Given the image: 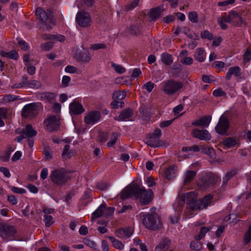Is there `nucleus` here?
<instances>
[{
	"instance_id": "nucleus-19",
	"label": "nucleus",
	"mask_w": 251,
	"mask_h": 251,
	"mask_svg": "<svg viewBox=\"0 0 251 251\" xmlns=\"http://www.w3.org/2000/svg\"><path fill=\"white\" fill-rule=\"evenodd\" d=\"M133 232L131 227L121 228L115 231V235L120 238H128L131 236Z\"/></svg>"
},
{
	"instance_id": "nucleus-15",
	"label": "nucleus",
	"mask_w": 251,
	"mask_h": 251,
	"mask_svg": "<svg viewBox=\"0 0 251 251\" xmlns=\"http://www.w3.org/2000/svg\"><path fill=\"white\" fill-rule=\"evenodd\" d=\"M229 127V122L227 118L222 115L220 119L218 125L215 127V130L220 134L224 135L226 132Z\"/></svg>"
},
{
	"instance_id": "nucleus-8",
	"label": "nucleus",
	"mask_w": 251,
	"mask_h": 251,
	"mask_svg": "<svg viewBox=\"0 0 251 251\" xmlns=\"http://www.w3.org/2000/svg\"><path fill=\"white\" fill-rule=\"evenodd\" d=\"M220 179L218 176L210 173L203 176L199 181L198 184L201 187L205 189L213 186Z\"/></svg>"
},
{
	"instance_id": "nucleus-3",
	"label": "nucleus",
	"mask_w": 251,
	"mask_h": 251,
	"mask_svg": "<svg viewBox=\"0 0 251 251\" xmlns=\"http://www.w3.org/2000/svg\"><path fill=\"white\" fill-rule=\"evenodd\" d=\"M50 177L53 183L59 186L64 185L69 179L68 174L62 168L52 170Z\"/></svg>"
},
{
	"instance_id": "nucleus-31",
	"label": "nucleus",
	"mask_w": 251,
	"mask_h": 251,
	"mask_svg": "<svg viewBox=\"0 0 251 251\" xmlns=\"http://www.w3.org/2000/svg\"><path fill=\"white\" fill-rule=\"evenodd\" d=\"M172 73L175 75H178L181 72L182 67L180 64H168Z\"/></svg>"
},
{
	"instance_id": "nucleus-58",
	"label": "nucleus",
	"mask_w": 251,
	"mask_h": 251,
	"mask_svg": "<svg viewBox=\"0 0 251 251\" xmlns=\"http://www.w3.org/2000/svg\"><path fill=\"white\" fill-rule=\"evenodd\" d=\"M26 67L27 68V73L30 75H33L35 73L36 68L35 66L31 65V64H26Z\"/></svg>"
},
{
	"instance_id": "nucleus-32",
	"label": "nucleus",
	"mask_w": 251,
	"mask_h": 251,
	"mask_svg": "<svg viewBox=\"0 0 251 251\" xmlns=\"http://www.w3.org/2000/svg\"><path fill=\"white\" fill-rule=\"evenodd\" d=\"M196 175V172L193 171H187L184 176V184L186 185L190 183Z\"/></svg>"
},
{
	"instance_id": "nucleus-41",
	"label": "nucleus",
	"mask_w": 251,
	"mask_h": 251,
	"mask_svg": "<svg viewBox=\"0 0 251 251\" xmlns=\"http://www.w3.org/2000/svg\"><path fill=\"white\" fill-rule=\"evenodd\" d=\"M187 51L183 50L181 51L180 55L181 57V61L182 63H192L193 59L191 57L186 56Z\"/></svg>"
},
{
	"instance_id": "nucleus-27",
	"label": "nucleus",
	"mask_w": 251,
	"mask_h": 251,
	"mask_svg": "<svg viewBox=\"0 0 251 251\" xmlns=\"http://www.w3.org/2000/svg\"><path fill=\"white\" fill-rule=\"evenodd\" d=\"M182 199L184 202H186L187 204H190L194 203L196 199V197L195 194L191 192L185 194L183 196Z\"/></svg>"
},
{
	"instance_id": "nucleus-55",
	"label": "nucleus",
	"mask_w": 251,
	"mask_h": 251,
	"mask_svg": "<svg viewBox=\"0 0 251 251\" xmlns=\"http://www.w3.org/2000/svg\"><path fill=\"white\" fill-rule=\"evenodd\" d=\"M108 138V134L103 132H100L99 135V140L100 142L104 143Z\"/></svg>"
},
{
	"instance_id": "nucleus-34",
	"label": "nucleus",
	"mask_w": 251,
	"mask_h": 251,
	"mask_svg": "<svg viewBox=\"0 0 251 251\" xmlns=\"http://www.w3.org/2000/svg\"><path fill=\"white\" fill-rule=\"evenodd\" d=\"M26 137H33L36 135L37 132L32 128L31 125H27L25 130L23 131Z\"/></svg>"
},
{
	"instance_id": "nucleus-13",
	"label": "nucleus",
	"mask_w": 251,
	"mask_h": 251,
	"mask_svg": "<svg viewBox=\"0 0 251 251\" xmlns=\"http://www.w3.org/2000/svg\"><path fill=\"white\" fill-rule=\"evenodd\" d=\"M228 23L231 24L233 26H241L243 23V20L241 15L235 11H231L228 12L227 16Z\"/></svg>"
},
{
	"instance_id": "nucleus-51",
	"label": "nucleus",
	"mask_w": 251,
	"mask_h": 251,
	"mask_svg": "<svg viewBox=\"0 0 251 251\" xmlns=\"http://www.w3.org/2000/svg\"><path fill=\"white\" fill-rule=\"evenodd\" d=\"M201 37L202 39H207L211 40L213 39V34L208 30H204L201 33Z\"/></svg>"
},
{
	"instance_id": "nucleus-24",
	"label": "nucleus",
	"mask_w": 251,
	"mask_h": 251,
	"mask_svg": "<svg viewBox=\"0 0 251 251\" xmlns=\"http://www.w3.org/2000/svg\"><path fill=\"white\" fill-rule=\"evenodd\" d=\"M240 68L238 66H235L231 67L229 69L228 72L226 74V78L229 80L231 78V75H234L235 76H240L241 75Z\"/></svg>"
},
{
	"instance_id": "nucleus-47",
	"label": "nucleus",
	"mask_w": 251,
	"mask_h": 251,
	"mask_svg": "<svg viewBox=\"0 0 251 251\" xmlns=\"http://www.w3.org/2000/svg\"><path fill=\"white\" fill-rule=\"evenodd\" d=\"M236 173L234 171H229L226 174L224 177H223V183L224 184H226L227 181L235 175Z\"/></svg>"
},
{
	"instance_id": "nucleus-54",
	"label": "nucleus",
	"mask_w": 251,
	"mask_h": 251,
	"mask_svg": "<svg viewBox=\"0 0 251 251\" xmlns=\"http://www.w3.org/2000/svg\"><path fill=\"white\" fill-rule=\"evenodd\" d=\"M212 67L218 73L220 71H225V64H212Z\"/></svg>"
},
{
	"instance_id": "nucleus-52",
	"label": "nucleus",
	"mask_w": 251,
	"mask_h": 251,
	"mask_svg": "<svg viewBox=\"0 0 251 251\" xmlns=\"http://www.w3.org/2000/svg\"><path fill=\"white\" fill-rule=\"evenodd\" d=\"M129 31V33L132 35H137L140 32L139 27L136 25H131Z\"/></svg>"
},
{
	"instance_id": "nucleus-18",
	"label": "nucleus",
	"mask_w": 251,
	"mask_h": 251,
	"mask_svg": "<svg viewBox=\"0 0 251 251\" xmlns=\"http://www.w3.org/2000/svg\"><path fill=\"white\" fill-rule=\"evenodd\" d=\"M133 115V110L129 108L126 109L122 110L119 116L115 118V119L119 122L131 121Z\"/></svg>"
},
{
	"instance_id": "nucleus-5",
	"label": "nucleus",
	"mask_w": 251,
	"mask_h": 251,
	"mask_svg": "<svg viewBox=\"0 0 251 251\" xmlns=\"http://www.w3.org/2000/svg\"><path fill=\"white\" fill-rule=\"evenodd\" d=\"M40 103L33 102L25 105L22 109L21 115L25 118H34L39 113L40 107Z\"/></svg>"
},
{
	"instance_id": "nucleus-33",
	"label": "nucleus",
	"mask_w": 251,
	"mask_h": 251,
	"mask_svg": "<svg viewBox=\"0 0 251 251\" xmlns=\"http://www.w3.org/2000/svg\"><path fill=\"white\" fill-rule=\"evenodd\" d=\"M161 14V10L160 8L156 7L151 9L149 16L152 20H155L159 18Z\"/></svg>"
},
{
	"instance_id": "nucleus-4",
	"label": "nucleus",
	"mask_w": 251,
	"mask_h": 251,
	"mask_svg": "<svg viewBox=\"0 0 251 251\" xmlns=\"http://www.w3.org/2000/svg\"><path fill=\"white\" fill-rule=\"evenodd\" d=\"M143 224L146 228L153 230L158 229L162 226L160 219L156 214L143 216Z\"/></svg>"
},
{
	"instance_id": "nucleus-37",
	"label": "nucleus",
	"mask_w": 251,
	"mask_h": 251,
	"mask_svg": "<svg viewBox=\"0 0 251 251\" xmlns=\"http://www.w3.org/2000/svg\"><path fill=\"white\" fill-rule=\"evenodd\" d=\"M126 92L125 91H118L115 92L113 94V99L122 100L126 98Z\"/></svg>"
},
{
	"instance_id": "nucleus-11",
	"label": "nucleus",
	"mask_w": 251,
	"mask_h": 251,
	"mask_svg": "<svg viewBox=\"0 0 251 251\" xmlns=\"http://www.w3.org/2000/svg\"><path fill=\"white\" fill-rule=\"evenodd\" d=\"M161 135V131L160 129H156L152 134L148 135L146 138V144L151 147H158L160 145L159 138Z\"/></svg>"
},
{
	"instance_id": "nucleus-44",
	"label": "nucleus",
	"mask_w": 251,
	"mask_h": 251,
	"mask_svg": "<svg viewBox=\"0 0 251 251\" xmlns=\"http://www.w3.org/2000/svg\"><path fill=\"white\" fill-rule=\"evenodd\" d=\"M244 241L246 244H248L251 241V225L244 235Z\"/></svg>"
},
{
	"instance_id": "nucleus-16",
	"label": "nucleus",
	"mask_w": 251,
	"mask_h": 251,
	"mask_svg": "<svg viewBox=\"0 0 251 251\" xmlns=\"http://www.w3.org/2000/svg\"><path fill=\"white\" fill-rule=\"evenodd\" d=\"M101 115L99 111H91L84 117V122L86 124L94 125L100 119Z\"/></svg>"
},
{
	"instance_id": "nucleus-61",
	"label": "nucleus",
	"mask_w": 251,
	"mask_h": 251,
	"mask_svg": "<svg viewBox=\"0 0 251 251\" xmlns=\"http://www.w3.org/2000/svg\"><path fill=\"white\" fill-rule=\"evenodd\" d=\"M11 191L17 194H25L26 192V191L25 189L20 188L17 187L13 186L11 188Z\"/></svg>"
},
{
	"instance_id": "nucleus-20",
	"label": "nucleus",
	"mask_w": 251,
	"mask_h": 251,
	"mask_svg": "<svg viewBox=\"0 0 251 251\" xmlns=\"http://www.w3.org/2000/svg\"><path fill=\"white\" fill-rule=\"evenodd\" d=\"M69 109L71 113L75 114H80L84 111V109L82 105L76 100L72 102L69 106Z\"/></svg>"
},
{
	"instance_id": "nucleus-1",
	"label": "nucleus",
	"mask_w": 251,
	"mask_h": 251,
	"mask_svg": "<svg viewBox=\"0 0 251 251\" xmlns=\"http://www.w3.org/2000/svg\"><path fill=\"white\" fill-rule=\"evenodd\" d=\"M120 197L125 200L130 197L139 198L142 205L149 204L152 199L153 193L149 189L146 191L144 187L132 184L124 189L121 192Z\"/></svg>"
},
{
	"instance_id": "nucleus-6",
	"label": "nucleus",
	"mask_w": 251,
	"mask_h": 251,
	"mask_svg": "<svg viewBox=\"0 0 251 251\" xmlns=\"http://www.w3.org/2000/svg\"><path fill=\"white\" fill-rule=\"evenodd\" d=\"M45 128L49 132L57 130L60 126V117L59 115H50L44 121Z\"/></svg>"
},
{
	"instance_id": "nucleus-29",
	"label": "nucleus",
	"mask_w": 251,
	"mask_h": 251,
	"mask_svg": "<svg viewBox=\"0 0 251 251\" xmlns=\"http://www.w3.org/2000/svg\"><path fill=\"white\" fill-rule=\"evenodd\" d=\"M170 240L168 239H165L155 247V251H165L169 249Z\"/></svg>"
},
{
	"instance_id": "nucleus-26",
	"label": "nucleus",
	"mask_w": 251,
	"mask_h": 251,
	"mask_svg": "<svg viewBox=\"0 0 251 251\" xmlns=\"http://www.w3.org/2000/svg\"><path fill=\"white\" fill-rule=\"evenodd\" d=\"M56 94L52 92H45L41 94V99L47 102H52L55 98Z\"/></svg>"
},
{
	"instance_id": "nucleus-38",
	"label": "nucleus",
	"mask_w": 251,
	"mask_h": 251,
	"mask_svg": "<svg viewBox=\"0 0 251 251\" xmlns=\"http://www.w3.org/2000/svg\"><path fill=\"white\" fill-rule=\"evenodd\" d=\"M104 207V204H101L99 207L93 213L91 219L93 220L94 219H96L99 218L101 216H103V210L102 208Z\"/></svg>"
},
{
	"instance_id": "nucleus-39",
	"label": "nucleus",
	"mask_w": 251,
	"mask_h": 251,
	"mask_svg": "<svg viewBox=\"0 0 251 251\" xmlns=\"http://www.w3.org/2000/svg\"><path fill=\"white\" fill-rule=\"evenodd\" d=\"M195 57L196 60L199 62L204 61V50L202 49L198 48L196 50L195 54Z\"/></svg>"
},
{
	"instance_id": "nucleus-59",
	"label": "nucleus",
	"mask_w": 251,
	"mask_h": 251,
	"mask_svg": "<svg viewBox=\"0 0 251 251\" xmlns=\"http://www.w3.org/2000/svg\"><path fill=\"white\" fill-rule=\"evenodd\" d=\"M44 222L47 226H50L52 224V217L50 215H45Z\"/></svg>"
},
{
	"instance_id": "nucleus-10",
	"label": "nucleus",
	"mask_w": 251,
	"mask_h": 251,
	"mask_svg": "<svg viewBox=\"0 0 251 251\" xmlns=\"http://www.w3.org/2000/svg\"><path fill=\"white\" fill-rule=\"evenodd\" d=\"M76 22L78 25L83 27L90 26L91 20L89 14L84 11L78 12L75 18Z\"/></svg>"
},
{
	"instance_id": "nucleus-50",
	"label": "nucleus",
	"mask_w": 251,
	"mask_h": 251,
	"mask_svg": "<svg viewBox=\"0 0 251 251\" xmlns=\"http://www.w3.org/2000/svg\"><path fill=\"white\" fill-rule=\"evenodd\" d=\"M106 46L103 43H97L94 44L90 47V49L94 50H96L100 49L106 48Z\"/></svg>"
},
{
	"instance_id": "nucleus-62",
	"label": "nucleus",
	"mask_w": 251,
	"mask_h": 251,
	"mask_svg": "<svg viewBox=\"0 0 251 251\" xmlns=\"http://www.w3.org/2000/svg\"><path fill=\"white\" fill-rule=\"evenodd\" d=\"M52 43L51 42H48L42 44L41 47L45 50H49L52 48Z\"/></svg>"
},
{
	"instance_id": "nucleus-9",
	"label": "nucleus",
	"mask_w": 251,
	"mask_h": 251,
	"mask_svg": "<svg viewBox=\"0 0 251 251\" xmlns=\"http://www.w3.org/2000/svg\"><path fill=\"white\" fill-rule=\"evenodd\" d=\"M16 232V230L13 226L0 224V236L5 240L13 237Z\"/></svg>"
},
{
	"instance_id": "nucleus-60",
	"label": "nucleus",
	"mask_w": 251,
	"mask_h": 251,
	"mask_svg": "<svg viewBox=\"0 0 251 251\" xmlns=\"http://www.w3.org/2000/svg\"><path fill=\"white\" fill-rule=\"evenodd\" d=\"M7 201L13 205H16L18 203L17 198L13 195H8Z\"/></svg>"
},
{
	"instance_id": "nucleus-45",
	"label": "nucleus",
	"mask_w": 251,
	"mask_h": 251,
	"mask_svg": "<svg viewBox=\"0 0 251 251\" xmlns=\"http://www.w3.org/2000/svg\"><path fill=\"white\" fill-rule=\"evenodd\" d=\"M191 249L196 251H199L202 248V244L199 241L197 240L192 242L190 244Z\"/></svg>"
},
{
	"instance_id": "nucleus-42",
	"label": "nucleus",
	"mask_w": 251,
	"mask_h": 251,
	"mask_svg": "<svg viewBox=\"0 0 251 251\" xmlns=\"http://www.w3.org/2000/svg\"><path fill=\"white\" fill-rule=\"evenodd\" d=\"M161 60L162 63H172L173 58L171 54L165 52L161 54Z\"/></svg>"
},
{
	"instance_id": "nucleus-12",
	"label": "nucleus",
	"mask_w": 251,
	"mask_h": 251,
	"mask_svg": "<svg viewBox=\"0 0 251 251\" xmlns=\"http://www.w3.org/2000/svg\"><path fill=\"white\" fill-rule=\"evenodd\" d=\"M37 18L43 23H52L53 21L52 15L50 12H46L42 8L38 7L35 11Z\"/></svg>"
},
{
	"instance_id": "nucleus-64",
	"label": "nucleus",
	"mask_w": 251,
	"mask_h": 251,
	"mask_svg": "<svg viewBox=\"0 0 251 251\" xmlns=\"http://www.w3.org/2000/svg\"><path fill=\"white\" fill-rule=\"evenodd\" d=\"M140 0H134L132 2H131L129 4L127 5L126 7V8L127 10H131L135 8L137 5H138Z\"/></svg>"
},
{
	"instance_id": "nucleus-63",
	"label": "nucleus",
	"mask_w": 251,
	"mask_h": 251,
	"mask_svg": "<svg viewBox=\"0 0 251 251\" xmlns=\"http://www.w3.org/2000/svg\"><path fill=\"white\" fill-rule=\"evenodd\" d=\"M213 94L215 97H221L226 96V93L221 89H217L215 90L213 92Z\"/></svg>"
},
{
	"instance_id": "nucleus-35",
	"label": "nucleus",
	"mask_w": 251,
	"mask_h": 251,
	"mask_svg": "<svg viewBox=\"0 0 251 251\" xmlns=\"http://www.w3.org/2000/svg\"><path fill=\"white\" fill-rule=\"evenodd\" d=\"M108 238L113 244V247L118 250H122L124 247V245L120 241L116 239L113 236H108Z\"/></svg>"
},
{
	"instance_id": "nucleus-25",
	"label": "nucleus",
	"mask_w": 251,
	"mask_h": 251,
	"mask_svg": "<svg viewBox=\"0 0 251 251\" xmlns=\"http://www.w3.org/2000/svg\"><path fill=\"white\" fill-rule=\"evenodd\" d=\"M176 169L175 166H171L167 168L164 172L165 177L168 179H172L176 176Z\"/></svg>"
},
{
	"instance_id": "nucleus-7",
	"label": "nucleus",
	"mask_w": 251,
	"mask_h": 251,
	"mask_svg": "<svg viewBox=\"0 0 251 251\" xmlns=\"http://www.w3.org/2000/svg\"><path fill=\"white\" fill-rule=\"evenodd\" d=\"M41 83L36 80H28L27 76L24 75L22 77V80L19 83H16L11 86L12 89L17 88H32L37 89L41 87Z\"/></svg>"
},
{
	"instance_id": "nucleus-36",
	"label": "nucleus",
	"mask_w": 251,
	"mask_h": 251,
	"mask_svg": "<svg viewBox=\"0 0 251 251\" xmlns=\"http://www.w3.org/2000/svg\"><path fill=\"white\" fill-rule=\"evenodd\" d=\"M217 22L221 29L225 30L227 28L228 26L226 25V23H228L227 17L221 16L218 18Z\"/></svg>"
},
{
	"instance_id": "nucleus-28",
	"label": "nucleus",
	"mask_w": 251,
	"mask_h": 251,
	"mask_svg": "<svg viewBox=\"0 0 251 251\" xmlns=\"http://www.w3.org/2000/svg\"><path fill=\"white\" fill-rule=\"evenodd\" d=\"M0 54L2 57L13 59L15 60L19 57L17 52L15 50H12L9 52L1 51Z\"/></svg>"
},
{
	"instance_id": "nucleus-2",
	"label": "nucleus",
	"mask_w": 251,
	"mask_h": 251,
	"mask_svg": "<svg viewBox=\"0 0 251 251\" xmlns=\"http://www.w3.org/2000/svg\"><path fill=\"white\" fill-rule=\"evenodd\" d=\"M164 92L168 95H173L183 88L184 84L182 82L170 79L162 82Z\"/></svg>"
},
{
	"instance_id": "nucleus-30",
	"label": "nucleus",
	"mask_w": 251,
	"mask_h": 251,
	"mask_svg": "<svg viewBox=\"0 0 251 251\" xmlns=\"http://www.w3.org/2000/svg\"><path fill=\"white\" fill-rule=\"evenodd\" d=\"M70 146L66 145L63 151L62 156L64 159H67L75 155V152L70 150Z\"/></svg>"
},
{
	"instance_id": "nucleus-14",
	"label": "nucleus",
	"mask_w": 251,
	"mask_h": 251,
	"mask_svg": "<svg viewBox=\"0 0 251 251\" xmlns=\"http://www.w3.org/2000/svg\"><path fill=\"white\" fill-rule=\"evenodd\" d=\"M212 196L210 194L204 197L201 200L198 201L193 207H191L192 210H202L206 208L211 203Z\"/></svg>"
},
{
	"instance_id": "nucleus-49",
	"label": "nucleus",
	"mask_w": 251,
	"mask_h": 251,
	"mask_svg": "<svg viewBox=\"0 0 251 251\" xmlns=\"http://www.w3.org/2000/svg\"><path fill=\"white\" fill-rule=\"evenodd\" d=\"M112 66L114 70L119 74H123L126 71V69L124 67L118 64H112Z\"/></svg>"
},
{
	"instance_id": "nucleus-43",
	"label": "nucleus",
	"mask_w": 251,
	"mask_h": 251,
	"mask_svg": "<svg viewBox=\"0 0 251 251\" xmlns=\"http://www.w3.org/2000/svg\"><path fill=\"white\" fill-rule=\"evenodd\" d=\"M201 152L203 153H205L209 156L212 158L215 159L216 158V154L214 150L212 148H201Z\"/></svg>"
},
{
	"instance_id": "nucleus-57",
	"label": "nucleus",
	"mask_w": 251,
	"mask_h": 251,
	"mask_svg": "<svg viewBox=\"0 0 251 251\" xmlns=\"http://www.w3.org/2000/svg\"><path fill=\"white\" fill-rule=\"evenodd\" d=\"M71 81V77L67 75H64L62 79V85L64 87L69 86V83Z\"/></svg>"
},
{
	"instance_id": "nucleus-48",
	"label": "nucleus",
	"mask_w": 251,
	"mask_h": 251,
	"mask_svg": "<svg viewBox=\"0 0 251 251\" xmlns=\"http://www.w3.org/2000/svg\"><path fill=\"white\" fill-rule=\"evenodd\" d=\"M104 207L102 208L103 210V216H107L111 215L114 212V208L112 207H106L105 204H104Z\"/></svg>"
},
{
	"instance_id": "nucleus-53",
	"label": "nucleus",
	"mask_w": 251,
	"mask_h": 251,
	"mask_svg": "<svg viewBox=\"0 0 251 251\" xmlns=\"http://www.w3.org/2000/svg\"><path fill=\"white\" fill-rule=\"evenodd\" d=\"M189 19L193 23H196L198 21V15L196 12H191L189 13Z\"/></svg>"
},
{
	"instance_id": "nucleus-21",
	"label": "nucleus",
	"mask_w": 251,
	"mask_h": 251,
	"mask_svg": "<svg viewBox=\"0 0 251 251\" xmlns=\"http://www.w3.org/2000/svg\"><path fill=\"white\" fill-rule=\"evenodd\" d=\"M223 144L224 146L228 148L239 146L240 145L239 140L234 137L226 138L223 140Z\"/></svg>"
},
{
	"instance_id": "nucleus-22",
	"label": "nucleus",
	"mask_w": 251,
	"mask_h": 251,
	"mask_svg": "<svg viewBox=\"0 0 251 251\" xmlns=\"http://www.w3.org/2000/svg\"><path fill=\"white\" fill-rule=\"evenodd\" d=\"M211 120V117L210 116H204L201 119L196 120L192 123V125L196 126H201L207 127L208 126Z\"/></svg>"
},
{
	"instance_id": "nucleus-46",
	"label": "nucleus",
	"mask_w": 251,
	"mask_h": 251,
	"mask_svg": "<svg viewBox=\"0 0 251 251\" xmlns=\"http://www.w3.org/2000/svg\"><path fill=\"white\" fill-rule=\"evenodd\" d=\"M118 137V134L117 133H113L110 141L107 143L108 147H112L116 143Z\"/></svg>"
},
{
	"instance_id": "nucleus-40",
	"label": "nucleus",
	"mask_w": 251,
	"mask_h": 251,
	"mask_svg": "<svg viewBox=\"0 0 251 251\" xmlns=\"http://www.w3.org/2000/svg\"><path fill=\"white\" fill-rule=\"evenodd\" d=\"M211 228L202 226L200 230V234L198 235L195 236V239L197 240H200L205 235V234L210 230Z\"/></svg>"
},
{
	"instance_id": "nucleus-23",
	"label": "nucleus",
	"mask_w": 251,
	"mask_h": 251,
	"mask_svg": "<svg viewBox=\"0 0 251 251\" xmlns=\"http://www.w3.org/2000/svg\"><path fill=\"white\" fill-rule=\"evenodd\" d=\"M75 58L79 61L89 62L91 57L88 54L87 50L83 49V50L78 54H75Z\"/></svg>"
},
{
	"instance_id": "nucleus-56",
	"label": "nucleus",
	"mask_w": 251,
	"mask_h": 251,
	"mask_svg": "<svg viewBox=\"0 0 251 251\" xmlns=\"http://www.w3.org/2000/svg\"><path fill=\"white\" fill-rule=\"evenodd\" d=\"M154 84L151 81L148 82L143 86V88L147 89L149 92L152 91L154 88Z\"/></svg>"
},
{
	"instance_id": "nucleus-17",
	"label": "nucleus",
	"mask_w": 251,
	"mask_h": 251,
	"mask_svg": "<svg viewBox=\"0 0 251 251\" xmlns=\"http://www.w3.org/2000/svg\"><path fill=\"white\" fill-rule=\"evenodd\" d=\"M193 137L196 138H198L201 140H210L211 136L209 132L205 129H194L192 132Z\"/></svg>"
}]
</instances>
